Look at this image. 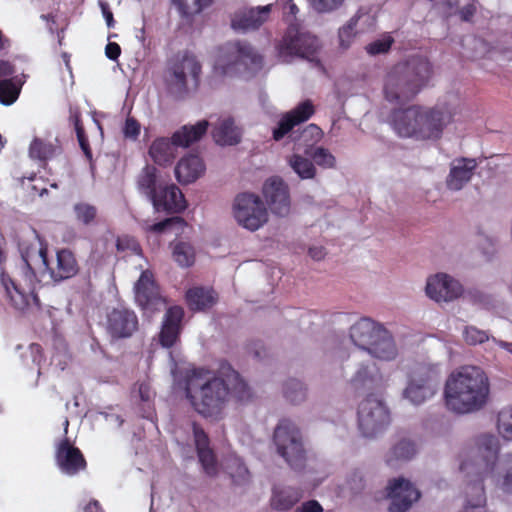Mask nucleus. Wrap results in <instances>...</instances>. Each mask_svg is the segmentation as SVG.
<instances>
[{
  "label": "nucleus",
  "instance_id": "obj_1",
  "mask_svg": "<svg viewBox=\"0 0 512 512\" xmlns=\"http://www.w3.org/2000/svg\"><path fill=\"white\" fill-rule=\"evenodd\" d=\"M218 373L219 376H215L208 369L196 368L187 379L186 397L193 408L205 417L218 414L229 396L239 402L251 398L249 386L227 361L220 362Z\"/></svg>",
  "mask_w": 512,
  "mask_h": 512
},
{
  "label": "nucleus",
  "instance_id": "obj_2",
  "mask_svg": "<svg viewBox=\"0 0 512 512\" xmlns=\"http://www.w3.org/2000/svg\"><path fill=\"white\" fill-rule=\"evenodd\" d=\"M489 379L477 366H464L452 372L446 380L444 399L447 408L457 414L481 410L488 402Z\"/></svg>",
  "mask_w": 512,
  "mask_h": 512
},
{
  "label": "nucleus",
  "instance_id": "obj_3",
  "mask_svg": "<svg viewBox=\"0 0 512 512\" xmlns=\"http://www.w3.org/2000/svg\"><path fill=\"white\" fill-rule=\"evenodd\" d=\"M0 283L8 304L16 311L30 313L41 309V302L36 293V272L25 274L18 271L11 275L2 271Z\"/></svg>",
  "mask_w": 512,
  "mask_h": 512
},
{
  "label": "nucleus",
  "instance_id": "obj_4",
  "mask_svg": "<svg viewBox=\"0 0 512 512\" xmlns=\"http://www.w3.org/2000/svg\"><path fill=\"white\" fill-rule=\"evenodd\" d=\"M208 127V121L201 120L195 125L182 126L172 134L171 138H156L149 148V155L156 164L168 165L176 158L178 147L188 148L199 141L206 134Z\"/></svg>",
  "mask_w": 512,
  "mask_h": 512
},
{
  "label": "nucleus",
  "instance_id": "obj_5",
  "mask_svg": "<svg viewBox=\"0 0 512 512\" xmlns=\"http://www.w3.org/2000/svg\"><path fill=\"white\" fill-rule=\"evenodd\" d=\"M478 450L486 463V473L490 475L495 487L504 494L512 495V453L498 460V439L485 434L478 439Z\"/></svg>",
  "mask_w": 512,
  "mask_h": 512
},
{
  "label": "nucleus",
  "instance_id": "obj_6",
  "mask_svg": "<svg viewBox=\"0 0 512 512\" xmlns=\"http://www.w3.org/2000/svg\"><path fill=\"white\" fill-rule=\"evenodd\" d=\"M263 58L247 42L234 41L221 46L215 63L214 73L228 75L244 68L258 70L262 67Z\"/></svg>",
  "mask_w": 512,
  "mask_h": 512
},
{
  "label": "nucleus",
  "instance_id": "obj_7",
  "mask_svg": "<svg viewBox=\"0 0 512 512\" xmlns=\"http://www.w3.org/2000/svg\"><path fill=\"white\" fill-rule=\"evenodd\" d=\"M273 441L278 454L295 470L302 469L306 454L302 436L297 426L288 419H282L274 430Z\"/></svg>",
  "mask_w": 512,
  "mask_h": 512
},
{
  "label": "nucleus",
  "instance_id": "obj_8",
  "mask_svg": "<svg viewBox=\"0 0 512 512\" xmlns=\"http://www.w3.org/2000/svg\"><path fill=\"white\" fill-rule=\"evenodd\" d=\"M358 427L365 437H375L390 424L391 417L383 401L368 395L358 406Z\"/></svg>",
  "mask_w": 512,
  "mask_h": 512
},
{
  "label": "nucleus",
  "instance_id": "obj_9",
  "mask_svg": "<svg viewBox=\"0 0 512 512\" xmlns=\"http://www.w3.org/2000/svg\"><path fill=\"white\" fill-rule=\"evenodd\" d=\"M233 213L238 224L250 231H256L268 221V211L261 198L244 192L235 197Z\"/></svg>",
  "mask_w": 512,
  "mask_h": 512
},
{
  "label": "nucleus",
  "instance_id": "obj_10",
  "mask_svg": "<svg viewBox=\"0 0 512 512\" xmlns=\"http://www.w3.org/2000/svg\"><path fill=\"white\" fill-rule=\"evenodd\" d=\"M320 48L319 39L297 25L290 24L277 49L280 56H298L313 60Z\"/></svg>",
  "mask_w": 512,
  "mask_h": 512
},
{
  "label": "nucleus",
  "instance_id": "obj_11",
  "mask_svg": "<svg viewBox=\"0 0 512 512\" xmlns=\"http://www.w3.org/2000/svg\"><path fill=\"white\" fill-rule=\"evenodd\" d=\"M171 84L181 93L188 89V77L197 88L201 74V64L189 51L178 52L168 63Z\"/></svg>",
  "mask_w": 512,
  "mask_h": 512
},
{
  "label": "nucleus",
  "instance_id": "obj_12",
  "mask_svg": "<svg viewBox=\"0 0 512 512\" xmlns=\"http://www.w3.org/2000/svg\"><path fill=\"white\" fill-rule=\"evenodd\" d=\"M452 119V112L445 106L433 107L423 113L418 112V139L434 141L440 139L445 127L452 122Z\"/></svg>",
  "mask_w": 512,
  "mask_h": 512
},
{
  "label": "nucleus",
  "instance_id": "obj_13",
  "mask_svg": "<svg viewBox=\"0 0 512 512\" xmlns=\"http://www.w3.org/2000/svg\"><path fill=\"white\" fill-rule=\"evenodd\" d=\"M138 327V317L132 309L116 307L107 313L106 331L113 340L131 337Z\"/></svg>",
  "mask_w": 512,
  "mask_h": 512
},
{
  "label": "nucleus",
  "instance_id": "obj_14",
  "mask_svg": "<svg viewBox=\"0 0 512 512\" xmlns=\"http://www.w3.org/2000/svg\"><path fill=\"white\" fill-rule=\"evenodd\" d=\"M426 295L437 303L452 302L464 293L462 284L445 273H438L427 280Z\"/></svg>",
  "mask_w": 512,
  "mask_h": 512
},
{
  "label": "nucleus",
  "instance_id": "obj_15",
  "mask_svg": "<svg viewBox=\"0 0 512 512\" xmlns=\"http://www.w3.org/2000/svg\"><path fill=\"white\" fill-rule=\"evenodd\" d=\"M263 195L273 214L281 217L289 214V188L280 177H271L265 181Z\"/></svg>",
  "mask_w": 512,
  "mask_h": 512
},
{
  "label": "nucleus",
  "instance_id": "obj_16",
  "mask_svg": "<svg viewBox=\"0 0 512 512\" xmlns=\"http://www.w3.org/2000/svg\"><path fill=\"white\" fill-rule=\"evenodd\" d=\"M135 300L145 311L158 310L162 303L159 287L155 282L154 275L150 270L141 273L134 286Z\"/></svg>",
  "mask_w": 512,
  "mask_h": 512
},
{
  "label": "nucleus",
  "instance_id": "obj_17",
  "mask_svg": "<svg viewBox=\"0 0 512 512\" xmlns=\"http://www.w3.org/2000/svg\"><path fill=\"white\" fill-rule=\"evenodd\" d=\"M151 202L157 212L167 214L181 213L187 207L182 191L173 183L159 184L158 193Z\"/></svg>",
  "mask_w": 512,
  "mask_h": 512
},
{
  "label": "nucleus",
  "instance_id": "obj_18",
  "mask_svg": "<svg viewBox=\"0 0 512 512\" xmlns=\"http://www.w3.org/2000/svg\"><path fill=\"white\" fill-rule=\"evenodd\" d=\"M55 459L60 470L68 475H75L87 466L81 450L72 445L67 437L57 445Z\"/></svg>",
  "mask_w": 512,
  "mask_h": 512
},
{
  "label": "nucleus",
  "instance_id": "obj_19",
  "mask_svg": "<svg viewBox=\"0 0 512 512\" xmlns=\"http://www.w3.org/2000/svg\"><path fill=\"white\" fill-rule=\"evenodd\" d=\"M271 11L272 4L240 9L232 16L231 26L234 30L242 32L257 30L268 21Z\"/></svg>",
  "mask_w": 512,
  "mask_h": 512
},
{
  "label": "nucleus",
  "instance_id": "obj_20",
  "mask_svg": "<svg viewBox=\"0 0 512 512\" xmlns=\"http://www.w3.org/2000/svg\"><path fill=\"white\" fill-rule=\"evenodd\" d=\"M387 497L390 499L389 512H406L412 506L413 484L403 478H394L387 485Z\"/></svg>",
  "mask_w": 512,
  "mask_h": 512
},
{
  "label": "nucleus",
  "instance_id": "obj_21",
  "mask_svg": "<svg viewBox=\"0 0 512 512\" xmlns=\"http://www.w3.org/2000/svg\"><path fill=\"white\" fill-rule=\"evenodd\" d=\"M478 166L475 158L459 157L450 163L446 186L449 190H461L473 177Z\"/></svg>",
  "mask_w": 512,
  "mask_h": 512
},
{
  "label": "nucleus",
  "instance_id": "obj_22",
  "mask_svg": "<svg viewBox=\"0 0 512 512\" xmlns=\"http://www.w3.org/2000/svg\"><path fill=\"white\" fill-rule=\"evenodd\" d=\"M192 430L199 462L208 476H215L218 473V464L216 455L210 448L209 437L196 422H193Z\"/></svg>",
  "mask_w": 512,
  "mask_h": 512
},
{
  "label": "nucleus",
  "instance_id": "obj_23",
  "mask_svg": "<svg viewBox=\"0 0 512 512\" xmlns=\"http://www.w3.org/2000/svg\"><path fill=\"white\" fill-rule=\"evenodd\" d=\"M441 372L438 364L418 365V401L432 397L438 390Z\"/></svg>",
  "mask_w": 512,
  "mask_h": 512
},
{
  "label": "nucleus",
  "instance_id": "obj_24",
  "mask_svg": "<svg viewBox=\"0 0 512 512\" xmlns=\"http://www.w3.org/2000/svg\"><path fill=\"white\" fill-rule=\"evenodd\" d=\"M184 310L180 306H172L165 313L159 341L163 347H172L179 338Z\"/></svg>",
  "mask_w": 512,
  "mask_h": 512
},
{
  "label": "nucleus",
  "instance_id": "obj_25",
  "mask_svg": "<svg viewBox=\"0 0 512 512\" xmlns=\"http://www.w3.org/2000/svg\"><path fill=\"white\" fill-rule=\"evenodd\" d=\"M385 330L383 325L364 317L351 326L350 338L356 346L365 350Z\"/></svg>",
  "mask_w": 512,
  "mask_h": 512
},
{
  "label": "nucleus",
  "instance_id": "obj_26",
  "mask_svg": "<svg viewBox=\"0 0 512 512\" xmlns=\"http://www.w3.org/2000/svg\"><path fill=\"white\" fill-rule=\"evenodd\" d=\"M22 266L19 272L28 274V272H36V269L49 268L48 248L40 243L22 246L21 248Z\"/></svg>",
  "mask_w": 512,
  "mask_h": 512
},
{
  "label": "nucleus",
  "instance_id": "obj_27",
  "mask_svg": "<svg viewBox=\"0 0 512 512\" xmlns=\"http://www.w3.org/2000/svg\"><path fill=\"white\" fill-rule=\"evenodd\" d=\"M481 459L484 465L482 471L477 474L474 480L468 483L465 489V512H469L470 509L482 512L486 505V494L483 481L484 478H490V475H487L486 463L483 461L482 457Z\"/></svg>",
  "mask_w": 512,
  "mask_h": 512
},
{
  "label": "nucleus",
  "instance_id": "obj_28",
  "mask_svg": "<svg viewBox=\"0 0 512 512\" xmlns=\"http://www.w3.org/2000/svg\"><path fill=\"white\" fill-rule=\"evenodd\" d=\"M205 171L203 160L195 154H189L179 160L175 167V176L180 184L195 182Z\"/></svg>",
  "mask_w": 512,
  "mask_h": 512
},
{
  "label": "nucleus",
  "instance_id": "obj_29",
  "mask_svg": "<svg viewBox=\"0 0 512 512\" xmlns=\"http://www.w3.org/2000/svg\"><path fill=\"white\" fill-rule=\"evenodd\" d=\"M45 271H49L51 278L58 282L76 275L78 263L72 251L61 249L57 251L55 267L49 266V268H45Z\"/></svg>",
  "mask_w": 512,
  "mask_h": 512
},
{
  "label": "nucleus",
  "instance_id": "obj_30",
  "mask_svg": "<svg viewBox=\"0 0 512 512\" xmlns=\"http://www.w3.org/2000/svg\"><path fill=\"white\" fill-rule=\"evenodd\" d=\"M241 129L232 117L220 118L212 128L214 141L221 146H233L241 141Z\"/></svg>",
  "mask_w": 512,
  "mask_h": 512
},
{
  "label": "nucleus",
  "instance_id": "obj_31",
  "mask_svg": "<svg viewBox=\"0 0 512 512\" xmlns=\"http://www.w3.org/2000/svg\"><path fill=\"white\" fill-rule=\"evenodd\" d=\"M391 125L400 137H412L416 133V108H398L392 112Z\"/></svg>",
  "mask_w": 512,
  "mask_h": 512
},
{
  "label": "nucleus",
  "instance_id": "obj_32",
  "mask_svg": "<svg viewBox=\"0 0 512 512\" xmlns=\"http://www.w3.org/2000/svg\"><path fill=\"white\" fill-rule=\"evenodd\" d=\"M185 299L191 311L199 312L212 308L217 303L218 295L212 288L197 286L187 290Z\"/></svg>",
  "mask_w": 512,
  "mask_h": 512
},
{
  "label": "nucleus",
  "instance_id": "obj_33",
  "mask_svg": "<svg viewBox=\"0 0 512 512\" xmlns=\"http://www.w3.org/2000/svg\"><path fill=\"white\" fill-rule=\"evenodd\" d=\"M365 351L381 361H391L397 356L394 339L387 329L382 331L379 337L365 348Z\"/></svg>",
  "mask_w": 512,
  "mask_h": 512
},
{
  "label": "nucleus",
  "instance_id": "obj_34",
  "mask_svg": "<svg viewBox=\"0 0 512 512\" xmlns=\"http://www.w3.org/2000/svg\"><path fill=\"white\" fill-rule=\"evenodd\" d=\"M302 497L303 494L298 488L273 489L270 505L275 510L287 511L298 503Z\"/></svg>",
  "mask_w": 512,
  "mask_h": 512
},
{
  "label": "nucleus",
  "instance_id": "obj_35",
  "mask_svg": "<svg viewBox=\"0 0 512 512\" xmlns=\"http://www.w3.org/2000/svg\"><path fill=\"white\" fill-rule=\"evenodd\" d=\"M137 188L151 201L158 193V169L153 165H145L137 176Z\"/></svg>",
  "mask_w": 512,
  "mask_h": 512
},
{
  "label": "nucleus",
  "instance_id": "obj_36",
  "mask_svg": "<svg viewBox=\"0 0 512 512\" xmlns=\"http://www.w3.org/2000/svg\"><path fill=\"white\" fill-rule=\"evenodd\" d=\"M62 149L56 143L48 142L40 138H35L29 147V155L32 159H37L42 162H46L57 154L61 153Z\"/></svg>",
  "mask_w": 512,
  "mask_h": 512
},
{
  "label": "nucleus",
  "instance_id": "obj_37",
  "mask_svg": "<svg viewBox=\"0 0 512 512\" xmlns=\"http://www.w3.org/2000/svg\"><path fill=\"white\" fill-rule=\"evenodd\" d=\"M381 381L382 376L378 371L373 373L370 371L369 366L362 365L351 379V385L355 390H372L378 387Z\"/></svg>",
  "mask_w": 512,
  "mask_h": 512
},
{
  "label": "nucleus",
  "instance_id": "obj_38",
  "mask_svg": "<svg viewBox=\"0 0 512 512\" xmlns=\"http://www.w3.org/2000/svg\"><path fill=\"white\" fill-rule=\"evenodd\" d=\"M385 97L390 101L400 99H413L416 96V85L413 82L405 84L395 83L392 76L387 80L384 87Z\"/></svg>",
  "mask_w": 512,
  "mask_h": 512
},
{
  "label": "nucleus",
  "instance_id": "obj_39",
  "mask_svg": "<svg viewBox=\"0 0 512 512\" xmlns=\"http://www.w3.org/2000/svg\"><path fill=\"white\" fill-rule=\"evenodd\" d=\"M288 164L302 180L314 179L316 167L314 163L300 154H292L288 157Z\"/></svg>",
  "mask_w": 512,
  "mask_h": 512
},
{
  "label": "nucleus",
  "instance_id": "obj_40",
  "mask_svg": "<svg viewBox=\"0 0 512 512\" xmlns=\"http://www.w3.org/2000/svg\"><path fill=\"white\" fill-rule=\"evenodd\" d=\"M173 259L181 267H190L195 262V249L194 247L184 241H179L173 245Z\"/></svg>",
  "mask_w": 512,
  "mask_h": 512
},
{
  "label": "nucleus",
  "instance_id": "obj_41",
  "mask_svg": "<svg viewBox=\"0 0 512 512\" xmlns=\"http://www.w3.org/2000/svg\"><path fill=\"white\" fill-rule=\"evenodd\" d=\"M415 453V444L413 441L402 439L396 443L389 452L387 463L392 465L394 461L408 460Z\"/></svg>",
  "mask_w": 512,
  "mask_h": 512
},
{
  "label": "nucleus",
  "instance_id": "obj_42",
  "mask_svg": "<svg viewBox=\"0 0 512 512\" xmlns=\"http://www.w3.org/2000/svg\"><path fill=\"white\" fill-rule=\"evenodd\" d=\"M183 17H190L200 13L209 6L213 0H172Z\"/></svg>",
  "mask_w": 512,
  "mask_h": 512
},
{
  "label": "nucleus",
  "instance_id": "obj_43",
  "mask_svg": "<svg viewBox=\"0 0 512 512\" xmlns=\"http://www.w3.org/2000/svg\"><path fill=\"white\" fill-rule=\"evenodd\" d=\"M284 397L293 404H298L306 398V388L297 379H289L284 384Z\"/></svg>",
  "mask_w": 512,
  "mask_h": 512
},
{
  "label": "nucleus",
  "instance_id": "obj_44",
  "mask_svg": "<svg viewBox=\"0 0 512 512\" xmlns=\"http://www.w3.org/2000/svg\"><path fill=\"white\" fill-rule=\"evenodd\" d=\"M21 87L16 85L12 79L0 80V103L9 106L19 97Z\"/></svg>",
  "mask_w": 512,
  "mask_h": 512
},
{
  "label": "nucleus",
  "instance_id": "obj_45",
  "mask_svg": "<svg viewBox=\"0 0 512 512\" xmlns=\"http://www.w3.org/2000/svg\"><path fill=\"white\" fill-rule=\"evenodd\" d=\"M315 113V106L311 100L300 102L295 108L287 112L296 125L308 121Z\"/></svg>",
  "mask_w": 512,
  "mask_h": 512
},
{
  "label": "nucleus",
  "instance_id": "obj_46",
  "mask_svg": "<svg viewBox=\"0 0 512 512\" xmlns=\"http://www.w3.org/2000/svg\"><path fill=\"white\" fill-rule=\"evenodd\" d=\"M76 220L85 226L93 224L97 217V208L88 203H77L73 207Z\"/></svg>",
  "mask_w": 512,
  "mask_h": 512
},
{
  "label": "nucleus",
  "instance_id": "obj_47",
  "mask_svg": "<svg viewBox=\"0 0 512 512\" xmlns=\"http://www.w3.org/2000/svg\"><path fill=\"white\" fill-rule=\"evenodd\" d=\"M497 427L504 439L512 440V404L499 412Z\"/></svg>",
  "mask_w": 512,
  "mask_h": 512
},
{
  "label": "nucleus",
  "instance_id": "obj_48",
  "mask_svg": "<svg viewBox=\"0 0 512 512\" xmlns=\"http://www.w3.org/2000/svg\"><path fill=\"white\" fill-rule=\"evenodd\" d=\"M309 8L317 14H330L337 11L345 0H306Z\"/></svg>",
  "mask_w": 512,
  "mask_h": 512
},
{
  "label": "nucleus",
  "instance_id": "obj_49",
  "mask_svg": "<svg viewBox=\"0 0 512 512\" xmlns=\"http://www.w3.org/2000/svg\"><path fill=\"white\" fill-rule=\"evenodd\" d=\"M116 249L119 253H124L125 255H140L142 252L138 241L129 235H122L117 237Z\"/></svg>",
  "mask_w": 512,
  "mask_h": 512
},
{
  "label": "nucleus",
  "instance_id": "obj_50",
  "mask_svg": "<svg viewBox=\"0 0 512 512\" xmlns=\"http://www.w3.org/2000/svg\"><path fill=\"white\" fill-rule=\"evenodd\" d=\"M463 338L468 345L482 344L491 339L487 331L481 330L473 325L464 328Z\"/></svg>",
  "mask_w": 512,
  "mask_h": 512
},
{
  "label": "nucleus",
  "instance_id": "obj_51",
  "mask_svg": "<svg viewBox=\"0 0 512 512\" xmlns=\"http://www.w3.org/2000/svg\"><path fill=\"white\" fill-rule=\"evenodd\" d=\"M311 157L318 166L324 169H332L336 166L335 156L324 147H317Z\"/></svg>",
  "mask_w": 512,
  "mask_h": 512
},
{
  "label": "nucleus",
  "instance_id": "obj_52",
  "mask_svg": "<svg viewBox=\"0 0 512 512\" xmlns=\"http://www.w3.org/2000/svg\"><path fill=\"white\" fill-rule=\"evenodd\" d=\"M297 126L291 117L285 113L279 120L277 126L272 131V138L275 141L282 140L293 128Z\"/></svg>",
  "mask_w": 512,
  "mask_h": 512
},
{
  "label": "nucleus",
  "instance_id": "obj_53",
  "mask_svg": "<svg viewBox=\"0 0 512 512\" xmlns=\"http://www.w3.org/2000/svg\"><path fill=\"white\" fill-rule=\"evenodd\" d=\"M394 43V39L390 35H384L381 39H377L366 46V51L370 55H379L383 53H387L392 44Z\"/></svg>",
  "mask_w": 512,
  "mask_h": 512
},
{
  "label": "nucleus",
  "instance_id": "obj_54",
  "mask_svg": "<svg viewBox=\"0 0 512 512\" xmlns=\"http://www.w3.org/2000/svg\"><path fill=\"white\" fill-rule=\"evenodd\" d=\"M358 19V16L352 17L346 25L339 29V40L341 47L346 49L350 46L352 39L356 35L355 27L357 25Z\"/></svg>",
  "mask_w": 512,
  "mask_h": 512
},
{
  "label": "nucleus",
  "instance_id": "obj_55",
  "mask_svg": "<svg viewBox=\"0 0 512 512\" xmlns=\"http://www.w3.org/2000/svg\"><path fill=\"white\" fill-rule=\"evenodd\" d=\"M432 75L433 70L430 62L426 59L418 58V91L429 86Z\"/></svg>",
  "mask_w": 512,
  "mask_h": 512
},
{
  "label": "nucleus",
  "instance_id": "obj_56",
  "mask_svg": "<svg viewBox=\"0 0 512 512\" xmlns=\"http://www.w3.org/2000/svg\"><path fill=\"white\" fill-rule=\"evenodd\" d=\"M75 132H76L77 140H78L81 150L83 151L87 160L91 161L92 160V149L90 147L88 136L86 135L84 126L77 127V129H75Z\"/></svg>",
  "mask_w": 512,
  "mask_h": 512
},
{
  "label": "nucleus",
  "instance_id": "obj_57",
  "mask_svg": "<svg viewBox=\"0 0 512 512\" xmlns=\"http://www.w3.org/2000/svg\"><path fill=\"white\" fill-rule=\"evenodd\" d=\"M465 299L475 305H485L488 303L487 296L477 289H469L464 291L463 295Z\"/></svg>",
  "mask_w": 512,
  "mask_h": 512
},
{
  "label": "nucleus",
  "instance_id": "obj_58",
  "mask_svg": "<svg viewBox=\"0 0 512 512\" xmlns=\"http://www.w3.org/2000/svg\"><path fill=\"white\" fill-rule=\"evenodd\" d=\"M123 132L125 137L136 139L140 134L139 122L134 118L128 117L125 121Z\"/></svg>",
  "mask_w": 512,
  "mask_h": 512
},
{
  "label": "nucleus",
  "instance_id": "obj_59",
  "mask_svg": "<svg viewBox=\"0 0 512 512\" xmlns=\"http://www.w3.org/2000/svg\"><path fill=\"white\" fill-rule=\"evenodd\" d=\"M232 480L235 484H243L250 479V473L248 469L242 464H237V472L231 473Z\"/></svg>",
  "mask_w": 512,
  "mask_h": 512
},
{
  "label": "nucleus",
  "instance_id": "obj_60",
  "mask_svg": "<svg viewBox=\"0 0 512 512\" xmlns=\"http://www.w3.org/2000/svg\"><path fill=\"white\" fill-rule=\"evenodd\" d=\"M469 1L470 2L467 5L463 6L459 11L461 20L465 22H470L477 11V2H474L473 0Z\"/></svg>",
  "mask_w": 512,
  "mask_h": 512
},
{
  "label": "nucleus",
  "instance_id": "obj_61",
  "mask_svg": "<svg viewBox=\"0 0 512 512\" xmlns=\"http://www.w3.org/2000/svg\"><path fill=\"white\" fill-rule=\"evenodd\" d=\"M121 54V47L116 42H109L105 47V55L108 59L116 61Z\"/></svg>",
  "mask_w": 512,
  "mask_h": 512
},
{
  "label": "nucleus",
  "instance_id": "obj_62",
  "mask_svg": "<svg viewBox=\"0 0 512 512\" xmlns=\"http://www.w3.org/2000/svg\"><path fill=\"white\" fill-rule=\"evenodd\" d=\"M296 512H323V508L318 501L309 500L302 503V505L296 509Z\"/></svg>",
  "mask_w": 512,
  "mask_h": 512
},
{
  "label": "nucleus",
  "instance_id": "obj_63",
  "mask_svg": "<svg viewBox=\"0 0 512 512\" xmlns=\"http://www.w3.org/2000/svg\"><path fill=\"white\" fill-rule=\"evenodd\" d=\"M282 9L285 17L295 18L299 12V8L293 0H285Z\"/></svg>",
  "mask_w": 512,
  "mask_h": 512
},
{
  "label": "nucleus",
  "instance_id": "obj_64",
  "mask_svg": "<svg viewBox=\"0 0 512 512\" xmlns=\"http://www.w3.org/2000/svg\"><path fill=\"white\" fill-rule=\"evenodd\" d=\"M15 73V66L6 60H0V80L7 79Z\"/></svg>",
  "mask_w": 512,
  "mask_h": 512
}]
</instances>
